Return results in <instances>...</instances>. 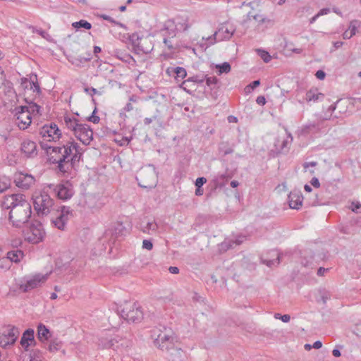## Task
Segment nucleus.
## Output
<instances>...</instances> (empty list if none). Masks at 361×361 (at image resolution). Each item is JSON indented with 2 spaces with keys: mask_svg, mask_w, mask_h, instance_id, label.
Here are the masks:
<instances>
[{
  "mask_svg": "<svg viewBox=\"0 0 361 361\" xmlns=\"http://www.w3.org/2000/svg\"><path fill=\"white\" fill-rule=\"evenodd\" d=\"M32 214L31 205L25 199V197L20 200L17 205L10 210L8 219L12 222V225L16 228H21L25 224L27 223Z\"/></svg>",
  "mask_w": 361,
  "mask_h": 361,
  "instance_id": "1",
  "label": "nucleus"
},
{
  "mask_svg": "<svg viewBox=\"0 0 361 361\" xmlns=\"http://www.w3.org/2000/svg\"><path fill=\"white\" fill-rule=\"evenodd\" d=\"M152 337L154 338V344L162 350L172 348L176 341L171 329L161 325L152 329Z\"/></svg>",
  "mask_w": 361,
  "mask_h": 361,
  "instance_id": "2",
  "label": "nucleus"
},
{
  "mask_svg": "<svg viewBox=\"0 0 361 361\" xmlns=\"http://www.w3.org/2000/svg\"><path fill=\"white\" fill-rule=\"evenodd\" d=\"M33 205L37 214L47 215L54 206V200L45 192H41L33 199Z\"/></svg>",
  "mask_w": 361,
  "mask_h": 361,
  "instance_id": "3",
  "label": "nucleus"
},
{
  "mask_svg": "<svg viewBox=\"0 0 361 361\" xmlns=\"http://www.w3.org/2000/svg\"><path fill=\"white\" fill-rule=\"evenodd\" d=\"M48 187L59 199L63 201L70 200L75 193L73 185L70 180H62L56 185L49 184Z\"/></svg>",
  "mask_w": 361,
  "mask_h": 361,
  "instance_id": "4",
  "label": "nucleus"
},
{
  "mask_svg": "<svg viewBox=\"0 0 361 361\" xmlns=\"http://www.w3.org/2000/svg\"><path fill=\"white\" fill-rule=\"evenodd\" d=\"M77 142H68L66 145H63V154L60 155L59 158H54V156L50 157V160L53 163L58 164V169L62 173H66L68 171V167L67 165L69 164V157L73 152V146Z\"/></svg>",
  "mask_w": 361,
  "mask_h": 361,
  "instance_id": "5",
  "label": "nucleus"
},
{
  "mask_svg": "<svg viewBox=\"0 0 361 361\" xmlns=\"http://www.w3.org/2000/svg\"><path fill=\"white\" fill-rule=\"evenodd\" d=\"M19 330L15 326H8L2 332V335L0 336V346L6 348L9 345H13L18 336Z\"/></svg>",
  "mask_w": 361,
  "mask_h": 361,
  "instance_id": "6",
  "label": "nucleus"
},
{
  "mask_svg": "<svg viewBox=\"0 0 361 361\" xmlns=\"http://www.w3.org/2000/svg\"><path fill=\"white\" fill-rule=\"evenodd\" d=\"M73 216V210L70 207L62 206L58 211V215L51 219V224L58 229L63 231L68 221Z\"/></svg>",
  "mask_w": 361,
  "mask_h": 361,
  "instance_id": "7",
  "label": "nucleus"
},
{
  "mask_svg": "<svg viewBox=\"0 0 361 361\" xmlns=\"http://www.w3.org/2000/svg\"><path fill=\"white\" fill-rule=\"evenodd\" d=\"M39 134L48 141H56L61 137V133L58 126L54 123L45 124L39 130Z\"/></svg>",
  "mask_w": 361,
  "mask_h": 361,
  "instance_id": "8",
  "label": "nucleus"
},
{
  "mask_svg": "<svg viewBox=\"0 0 361 361\" xmlns=\"http://www.w3.org/2000/svg\"><path fill=\"white\" fill-rule=\"evenodd\" d=\"M20 111L16 114V124L21 130L26 129L31 123V114L26 106L19 107Z\"/></svg>",
  "mask_w": 361,
  "mask_h": 361,
  "instance_id": "9",
  "label": "nucleus"
},
{
  "mask_svg": "<svg viewBox=\"0 0 361 361\" xmlns=\"http://www.w3.org/2000/svg\"><path fill=\"white\" fill-rule=\"evenodd\" d=\"M30 235L27 237V240L32 243L36 244L42 241L45 235V232L40 222L35 221L30 226Z\"/></svg>",
  "mask_w": 361,
  "mask_h": 361,
  "instance_id": "10",
  "label": "nucleus"
},
{
  "mask_svg": "<svg viewBox=\"0 0 361 361\" xmlns=\"http://www.w3.org/2000/svg\"><path fill=\"white\" fill-rule=\"evenodd\" d=\"M14 182L19 188L27 190L35 183V179L30 174L19 172L15 174Z\"/></svg>",
  "mask_w": 361,
  "mask_h": 361,
  "instance_id": "11",
  "label": "nucleus"
},
{
  "mask_svg": "<svg viewBox=\"0 0 361 361\" xmlns=\"http://www.w3.org/2000/svg\"><path fill=\"white\" fill-rule=\"evenodd\" d=\"M47 279V275L37 274L32 279L26 281L25 283L20 285V290L24 293L28 292L34 288L40 286Z\"/></svg>",
  "mask_w": 361,
  "mask_h": 361,
  "instance_id": "12",
  "label": "nucleus"
},
{
  "mask_svg": "<svg viewBox=\"0 0 361 361\" xmlns=\"http://www.w3.org/2000/svg\"><path fill=\"white\" fill-rule=\"evenodd\" d=\"M75 135L83 144L88 145L93 138V132L87 124L80 123Z\"/></svg>",
  "mask_w": 361,
  "mask_h": 361,
  "instance_id": "13",
  "label": "nucleus"
},
{
  "mask_svg": "<svg viewBox=\"0 0 361 361\" xmlns=\"http://www.w3.org/2000/svg\"><path fill=\"white\" fill-rule=\"evenodd\" d=\"M20 344L26 351L28 350L30 346H34L36 345L34 329L29 328L23 332L20 341Z\"/></svg>",
  "mask_w": 361,
  "mask_h": 361,
  "instance_id": "14",
  "label": "nucleus"
},
{
  "mask_svg": "<svg viewBox=\"0 0 361 361\" xmlns=\"http://www.w3.org/2000/svg\"><path fill=\"white\" fill-rule=\"evenodd\" d=\"M288 199L291 209H299L302 204L303 196L299 190L291 191L288 195Z\"/></svg>",
  "mask_w": 361,
  "mask_h": 361,
  "instance_id": "15",
  "label": "nucleus"
},
{
  "mask_svg": "<svg viewBox=\"0 0 361 361\" xmlns=\"http://www.w3.org/2000/svg\"><path fill=\"white\" fill-rule=\"evenodd\" d=\"M135 302L133 301H125L123 304L120 305H116V309L115 312L117 315H118L122 319L126 320L127 319V314L128 315L132 309L135 307L136 305Z\"/></svg>",
  "mask_w": 361,
  "mask_h": 361,
  "instance_id": "16",
  "label": "nucleus"
},
{
  "mask_svg": "<svg viewBox=\"0 0 361 361\" xmlns=\"http://www.w3.org/2000/svg\"><path fill=\"white\" fill-rule=\"evenodd\" d=\"M25 196L21 194H12L11 195L5 196L1 202V206L3 209L12 210L14 205H17L20 200H22Z\"/></svg>",
  "mask_w": 361,
  "mask_h": 361,
  "instance_id": "17",
  "label": "nucleus"
},
{
  "mask_svg": "<svg viewBox=\"0 0 361 361\" xmlns=\"http://www.w3.org/2000/svg\"><path fill=\"white\" fill-rule=\"evenodd\" d=\"M21 85L25 89L29 88L33 90V92H35L37 94L39 95L41 94V88L37 81V75H32L30 77V79L27 78H22Z\"/></svg>",
  "mask_w": 361,
  "mask_h": 361,
  "instance_id": "18",
  "label": "nucleus"
},
{
  "mask_svg": "<svg viewBox=\"0 0 361 361\" xmlns=\"http://www.w3.org/2000/svg\"><path fill=\"white\" fill-rule=\"evenodd\" d=\"M162 34H166L169 38H173L176 36L177 25L176 21L172 19L166 20L164 24V27L161 30Z\"/></svg>",
  "mask_w": 361,
  "mask_h": 361,
  "instance_id": "19",
  "label": "nucleus"
},
{
  "mask_svg": "<svg viewBox=\"0 0 361 361\" xmlns=\"http://www.w3.org/2000/svg\"><path fill=\"white\" fill-rule=\"evenodd\" d=\"M21 151L27 157L37 155V145L35 142L25 140L21 144Z\"/></svg>",
  "mask_w": 361,
  "mask_h": 361,
  "instance_id": "20",
  "label": "nucleus"
},
{
  "mask_svg": "<svg viewBox=\"0 0 361 361\" xmlns=\"http://www.w3.org/2000/svg\"><path fill=\"white\" fill-rule=\"evenodd\" d=\"M126 233V227L122 223L116 224L113 229L107 230L104 233V238H108L109 235L114 236V239L118 238Z\"/></svg>",
  "mask_w": 361,
  "mask_h": 361,
  "instance_id": "21",
  "label": "nucleus"
},
{
  "mask_svg": "<svg viewBox=\"0 0 361 361\" xmlns=\"http://www.w3.org/2000/svg\"><path fill=\"white\" fill-rule=\"evenodd\" d=\"M73 149L75 150L74 154L72 156V157L69 159V164L67 165L68 167V171L74 169H75L77 167V165L78 162L80 161L82 153L81 152V148L78 145V144H75L73 146Z\"/></svg>",
  "mask_w": 361,
  "mask_h": 361,
  "instance_id": "22",
  "label": "nucleus"
},
{
  "mask_svg": "<svg viewBox=\"0 0 361 361\" xmlns=\"http://www.w3.org/2000/svg\"><path fill=\"white\" fill-rule=\"evenodd\" d=\"M142 319L143 312L141 310L140 307L137 304H136L135 307L132 309L130 313L128 315L127 314L126 321L128 322L137 323L141 322Z\"/></svg>",
  "mask_w": 361,
  "mask_h": 361,
  "instance_id": "23",
  "label": "nucleus"
},
{
  "mask_svg": "<svg viewBox=\"0 0 361 361\" xmlns=\"http://www.w3.org/2000/svg\"><path fill=\"white\" fill-rule=\"evenodd\" d=\"M289 137L290 138V142H291L293 140V137L290 135V134L289 135ZM279 142V141L277 140L275 142V144H274L275 149H273L270 151V155L274 157L278 156L279 154H283V153H286L288 152V145L289 144L290 141H288V140H283L279 148L278 147Z\"/></svg>",
  "mask_w": 361,
  "mask_h": 361,
  "instance_id": "24",
  "label": "nucleus"
},
{
  "mask_svg": "<svg viewBox=\"0 0 361 361\" xmlns=\"http://www.w3.org/2000/svg\"><path fill=\"white\" fill-rule=\"evenodd\" d=\"M51 337V333L49 329L43 324H39L37 326V338L42 343L48 341Z\"/></svg>",
  "mask_w": 361,
  "mask_h": 361,
  "instance_id": "25",
  "label": "nucleus"
},
{
  "mask_svg": "<svg viewBox=\"0 0 361 361\" xmlns=\"http://www.w3.org/2000/svg\"><path fill=\"white\" fill-rule=\"evenodd\" d=\"M204 78V80L206 81L207 85L210 88V90L212 91H214L212 93V97L216 99L217 97L216 89L218 87V82H219L218 78L215 76L208 77L207 75H205V77Z\"/></svg>",
  "mask_w": 361,
  "mask_h": 361,
  "instance_id": "26",
  "label": "nucleus"
},
{
  "mask_svg": "<svg viewBox=\"0 0 361 361\" xmlns=\"http://www.w3.org/2000/svg\"><path fill=\"white\" fill-rule=\"evenodd\" d=\"M23 252L18 249L13 250L7 252V258L9 259L11 262L16 263L19 262L23 258Z\"/></svg>",
  "mask_w": 361,
  "mask_h": 361,
  "instance_id": "27",
  "label": "nucleus"
},
{
  "mask_svg": "<svg viewBox=\"0 0 361 361\" xmlns=\"http://www.w3.org/2000/svg\"><path fill=\"white\" fill-rule=\"evenodd\" d=\"M272 256L276 257L273 259H262V262L267 267L271 268L276 267L280 263V254L277 251H272Z\"/></svg>",
  "mask_w": 361,
  "mask_h": 361,
  "instance_id": "28",
  "label": "nucleus"
},
{
  "mask_svg": "<svg viewBox=\"0 0 361 361\" xmlns=\"http://www.w3.org/2000/svg\"><path fill=\"white\" fill-rule=\"evenodd\" d=\"M166 72L169 75H171V73L176 74V78H180L181 79H183L187 75V72L185 69L183 67H171L167 69Z\"/></svg>",
  "mask_w": 361,
  "mask_h": 361,
  "instance_id": "29",
  "label": "nucleus"
},
{
  "mask_svg": "<svg viewBox=\"0 0 361 361\" xmlns=\"http://www.w3.org/2000/svg\"><path fill=\"white\" fill-rule=\"evenodd\" d=\"M330 299L331 293L326 289H320L318 291V296L316 298L317 302H322L323 304H326Z\"/></svg>",
  "mask_w": 361,
  "mask_h": 361,
  "instance_id": "30",
  "label": "nucleus"
},
{
  "mask_svg": "<svg viewBox=\"0 0 361 361\" xmlns=\"http://www.w3.org/2000/svg\"><path fill=\"white\" fill-rule=\"evenodd\" d=\"M115 56L117 59L128 63H130L132 61H134L133 56L130 54L121 50H116Z\"/></svg>",
  "mask_w": 361,
  "mask_h": 361,
  "instance_id": "31",
  "label": "nucleus"
},
{
  "mask_svg": "<svg viewBox=\"0 0 361 361\" xmlns=\"http://www.w3.org/2000/svg\"><path fill=\"white\" fill-rule=\"evenodd\" d=\"M64 122L68 127V128L71 129L75 133V130H77L80 123H79L78 121L75 118L65 117Z\"/></svg>",
  "mask_w": 361,
  "mask_h": 361,
  "instance_id": "32",
  "label": "nucleus"
},
{
  "mask_svg": "<svg viewBox=\"0 0 361 361\" xmlns=\"http://www.w3.org/2000/svg\"><path fill=\"white\" fill-rule=\"evenodd\" d=\"M348 30L353 36L361 32V21L357 20H351L349 24Z\"/></svg>",
  "mask_w": 361,
  "mask_h": 361,
  "instance_id": "33",
  "label": "nucleus"
},
{
  "mask_svg": "<svg viewBox=\"0 0 361 361\" xmlns=\"http://www.w3.org/2000/svg\"><path fill=\"white\" fill-rule=\"evenodd\" d=\"M61 347H62V342L57 338H53L50 341V343L48 345L47 349L50 352L53 353V352L58 351L59 350L61 349Z\"/></svg>",
  "mask_w": 361,
  "mask_h": 361,
  "instance_id": "34",
  "label": "nucleus"
},
{
  "mask_svg": "<svg viewBox=\"0 0 361 361\" xmlns=\"http://www.w3.org/2000/svg\"><path fill=\"white\" fill-rule=\"evenodd\" d=\"M158 226L154 221H148L145 226H142L141 230L143 233L151 234L152 232L157 231Z\"/></svg>",
  "mask_w": 361,
  "mask_h": 361,
  "instance_id": "35",
  "label": "nucleus"
},
{
  "mask_svg": "<svg viewBox=\"0 0 361 361\" xmlns=\"http://www.w3.org/2000/svg\"><path fill=\"white\" fill-rule=\"evenodd\" d=\"M176 20L177 22H176V25H177V31H186L191 25L190 24L188 23L187 19L177 18Z\"/></svg>",
  "mask_w": 361,
  "mask_h": 361,
  "instance_id": "36",
  "label": "nucleus"
},
{
  "mask_svg": "<svg viewBox=\"0 0 361 361\" xmlns=\"http://www.w3.org/2000/svg\"><path fill=\"white\" fill-rule=\"evenodd\" d=\"M72 26L77 30L80 29V28L90 30L92 28L91 23H90L89 22H87L85 20H80L79 21L74 22L72 23Z\"/></svg>",
  "mask_w": 361,
  "mask_h": 361,
  "instance_id": "37",
  "label": "nucleus"
},
{
  "mask_svg": "<svg viewBox=\"0 0 361 361\" xmlns=\"http://www.w3.org/2000/svg\"><path fill=\"white\" fill-rule=\"evenodd\" d=\"M231 65L228 62H224L220 64L216 65V69L219 72V75L222 73H228L231 71Z\"/></svg>",
  "mask_w": 361,
  "mask_h": 361,
  "instance_id": "38",
  "label": "nucleus"
},
{
  "mask_svg": "<svg viewBox=\"0 0 361 361\" xmlns=\"http://www.w3.org/2000/svg\"><path fill=\"white\" fill-rule=\"evenodd\" d=\"M219 151L224 156L233 152V148L227 142H221L219 145Z\"/></svg>",
  "mask_w": 361,
  "mask_h": 361,
  "instance_id": "39",
  "label": "nucleus"
},
{
  "mask_svg": "<svg viewBox=\"0 0 361 361\" xmlns=\"http://www.w3.org/2000/svg\"><path fill=\"white\" fill-rule=\"evenodd\" d=\"M324 94L322 93L316 94L314 91L310 90L307 92L305 95V99L307 102L314 101L316 102L319 99L320 97H323Z\"/></svg>",
  "mask_w": 361,
  "mask_h": 361,
  "instance_id": "40",
  "label": "nucleus"
},
{
  "mask_svg": "<svg viewBox=\"0 0 361 361\" xmlns=\"http://www.w3.org/2000/svg\"><path fill=\"white\" fill-rule=\"evenodd\" d=\"M204 81V77H200L199 75H194L192 77L189 78L188 79L183 81V85H188V84L195 82V83H202Z\"/></svg>",
  "mask_w": 361,
  "mask_h": 361,
  "instance_id": "41",
  "label": "nucleus"
},
{
  "mask_svg": "<svg viewBox=\"0 0 361 361\" xmlns=\"http://www.w3.org/2000/svg\"><path fill=\"white\" fill-rule=\"evenodd\" d=\"M11 185V181L6 177L0 178V192L6 190Z\"/></svg>",
  "mask_w": 361,
  "mask_h": 361,
  "instance_id": "42",
  "label": "nucleus"
},
{
  "mask_svg": "<svg viewBox=\"0 0 361 361\" xmlns=\"http://www.w3.org/2000/svg\"><path fill=\"white\" fill-rule=\"evenodd\" d=\"M25 102L29 104V106H27L28 107V110L30 111V113L31 114L32 113H37L38 114L39 112V109H40V106H39L38 104H37L36 103L30 101L29 102L27 99H25Z\"/></svg>",
  "mask_w": 361,
  "mask_h": 361,
  "instance_id": "43",
  "label": "nucleus"
},
{
  "mask_svg": "<svg viewBox=\"0 0 361 361\" xmlns=\"http://www.w3.org/2000/svg\"><path fill=\"white\" fill-rule=\"evenodd\" d=\"M258 54L265 63L269 62L271 59V56L267 51L258 49Z\"/></svg>",
  "mask_w": 361,
  "mask_h": 361,
  "instance_id": "44",
  "label": "nucleus"
},
{
  "mask_svg": "<svg viewBox=\"0 0 361 361\" xmlns=\"http://www.w3.org/2000/svg\"><path fill=\"white\" fill-rule=\"evenodd\" d=\"M164 38H163V42L164 44L168 47L169 50L172 51L175 49L174 46L173 45L171 39L169 38L166 34H162Z\"/></svg>",
  "mask_w": 361,
  "mask_h": 361,
  "instance_id": "45",
  "label": "nucleus"
},
{
  "mask_svg": "<svg viewBox=\"0 0 361 361\" xmlns=\"http://www.w3.org/2000/svg\"><path fill=\"white\" fill-rule=\"evenodd\" d=\"M101 18H103L104 20H107V21H109V22H110V23H111L113 24H115L116 25H118V26H120L121 27H125V25L123 23L116 21L114 19H113L109 16H107L106 14H103V15L101 16Z\"/></svg>",
  "mask_w": 361,
  "mask_h": 361,
  "instance_id": "46",
  "label": "nucleus"
},
{
  "mask_svg": "<svg viewBox=\"0 0 361 361\" xmlns=\"http://www.w3.org/2000/svg\"><path fill=\"white\" fill-rule=\"evenodd\" d=\"M33 32H35V33L39 35L42 38L47 39V40H49L50 38L49 34L47 32H46L45 30H43L42 29L34 28Z\"/></svg>",
  "mask_w": 361,
  "mask_h": 361,
  "instance_id": "47",
  "label": "nucleus"
},
{
  "mask_svg": "<svg viewBox=\"0 0 361 361\" xmlns=\"http://www.w3.org/2000/svg\"><path fill=\"white\" fill-rule=\"evenodd\" d=\"M130 40L132 42L134 46H137L139 48L141 47L139 42L140 37L137 33H133V35H131L130 36Z\"/></svg>",
  "mask_w": 361,
  "mask_h": 361,
  "instance_id": "48",
  "label": "nucleus"
},
{
  "mask_svg": "<svg viewBox=\"0 0 361 361\" xmlns=\"http://www.w3.org/2000/svg\"><path fill=\"white\" fill-rule=\"evenodd\" d=\"M63 146L62 147H53L51 148V154L54 153L56 154V157H54V158H59L60 155H62L63 154Z\"/></svg>",
  "mask_w": 361,
  "mask_h": 361,
  "instance_id": "49",
  "label": "nucleus"
},
{
  "mask_svg": "<svg viewBox=\"0 0 361 361\" xmlns=\"http://www.w3.org/2000/svg\"><path fill=\"white\" fill-rule=\"evenodd\" d=\"M207 182V179L204 177H199L195 180L196 188H202V185Z\"/></svg>",
  "mask_w": 361,
  "mask_h": 361,
  "instance_id": "50",
  "label": "nucleus"
},
{
  "mask_svg": "<svg viewBox=\"0 0 361 361\" xmlns=\"http://www.w3.org/2000/svg\"><path fill=\"white\" fill-rule=\"evenodd\" d=\"M39 352L38 350L32 351L30 355V361H41L38 356Z\"/></svg>",
  "mask_w": 361,
  "mask_h": 361,
  "instance_id": "51",
  "label": "nucleus"
},
{
  "mask_svg": "<svg viewBox=\"0 0 361 361\" xmlns=\"http://www.w3.org/2000/svg\"><path fill=\"white\" fill-rule=\"evenodd\" d=\"M351 209L353 212L360 213L361 212V203L360 202H353L351 205Z\"/></svg>",
  "mask_w": 361,
  "mask_h": 361,
  "instance_id": "52",
  "label": "nucleus"
},
{
  "mask_svg": "<svg viewBox=\"0 0 361 361\" xmlns=\"http://www.w3.org/2000/svg\"><path fill=\"white\" fill-rule=\"evenodd\" d=\"M142 247L147 250H151L153 247V244L149 240H144L142 242Z\"/></svg>",
  "mask_w": 361,
  "mask_h": 361,
  "instance_id": "53",
  "label": "nucleus"
},
{
  "mask_svg": "<svg viewBox=\"0 0 361 361\" xmlns=\"http://www.w3.org/2000/svg\"><path fill=\"white\" fill-rule=\"evenodd\" d=\"M252 18L254 20L258 21L259 23H262V24L268 21L265 17H264L263 16H262L260 14H256V15L253 16Z\"/></svg>",
  "mask_w": 361,
  "mask_h": 361,
  "instance_id": "54",
  "label": "nucleus"
},
{
  "mask_svg": "<svg viewBox=\"0 0 361 361\" xmlns=\"http://www.w3.org/2000/svg\"><path fill=\"white\" fill-rule=\"evenodd\" d=\"M85 92L86 93L89 94L90 95H91L92 97L94 94H100L99 91L97 89L94 88V87H85Z\"/></svg>",
  "mask_w": 361,
  "mask_h": 361,
  "instance_id": "55",
  "label": "nucleus"
},
{
  "mask_svg": "<svg viewBox=\"0 0 361 361\" xmlns=\"http://www.w3.org/2000/svg\"><path fill=\"white\" fill-rule=\"evenodd\" d=\"M131 138H128L127 137H123L121 141H117V140H115L116 142L119 143V145L124 146L128 145L130 141Z\"/></svg>",
  "mask_w": 361,
  "mask_h": 361,
  "instance_id": "56",
  "label": "nucleus"
},
{
  "mask_svg": "<svg viewBox=\"0 0 361 361\" xmlns=\"http://www.w3.org/2000/svg\"><path fill=\"white\" fill-rule=\"evenodd\" d=\"M40 145L43 149L46 150L48 154L51 155V151L53 147L49 146L47 144L44 143L43 142H40Z\"/></svg>",
  "mask_w": 361,
  "mask_h": 361,
  "instance_id": "57",
  "label": "nucleus"
},
{
  "mask_svg": "<svg viewBox=\"0 0 361 361\" xmlns=\"http://www.w3.org/2000/svg\"><path fill=\"white\" fill-rule=\"evenodd\" d=\"M353 332L358 336L361 338V322L357 323L355 325V329Z\"/></svg>",
  "mask_w": 361,
  "mask_h": 361,
  "instance_id": "58",
  "label": "nucleus"
},
{
  "mask_svg": "<svg viewBox=\"0 0 361 361\" xmlns=\"http://www.w3.org/2000/svg\"><path fill=\"white\" fill-rule=\"evenodd\" d=\"M260 84V82L259 80H254L253 82H252L248 86H247L246 88L247 89H251V90H254L257 87H258Z\"/></svg>",
  "mask_w": 361,
  "mask_h": 361,
  "instance_id": "59",
  "label": "nucleus"
},
{
  "mask_svg": "<svg viewBox=\"0 0 361 361\" xmlns=\"http://www.w3.org/2000/svg\"><path fill=\"white\" fill-rule=\"evenodd\" d=\"M116 343H117V341H116L115 339H110L104 344V347L107 348H114Z\"/></svg>",
  "mask_w": 361,
  "mask_h": 361,
  "instance_id": "60",
  "label": "nucleus"
},
{
  "mask_svg": "<svg viewBox=\"0 0 361 361\" xmlns=\"http://www.w3.org/2000/svg\"><path fill=\"white\" fill-rule=\"evenodd\" d=\"M315 76L319 80H324L325 78L326 73L324 71L319 70L316 72Z\"/></svg>",
  "mask_w": 361,
  "mask_h": 361,
  "instance_id": "61",
  "label": "nucleus"
},
{
  "mask_svg": "<svg viewBox=\"0 0 361 361\" xmlns=\"http://www.w3.org/2000/svg\"><path fill=\"white\" fill-rule=\"evenodd\" d=\"M310 183L312 186H314V188H319V186H320V183L319 181V179L316 177H314L312 178Z\"/></svg>",
  "mask_w": 361,
  "mask_h": 361,
  "instance_id": "62",
  "label": "nucleus"
},
{
  "mask_svg": "<svg viewBox=\"0 0 361 361\" xmlns=\"http://www.w3.org/2000/svg\"><path fill=\"white\" fill-rule=\"evenodd\" d=\"M317 165V161H310V162H305L302 164V166L304 167L305 169H307L310 166L314 167V166H316Z\"/></svg>",
  "mask_w": 361,
  "mask_h": 361,
  "instance_id": "63",
  "label": "nucleus"
},
{
  "mask_svg": "<svg viewBox=\"0 0 361 361\" xmlns=\"http://www.w3.org/2000/svg\"><path fill=\"white\" fill-rule=\"evenodd\" d=\"M89 121H91L94 123H98L99 122V117L92 114L87 119Z\"/></svg>",
  "mask_w": 361,
  "mask_h": 361,
  "instance_id": "64",
  "label": "nucleus"
}]
</instances>
